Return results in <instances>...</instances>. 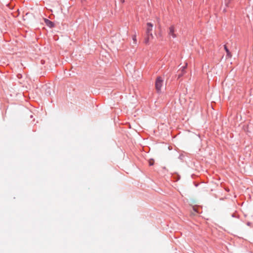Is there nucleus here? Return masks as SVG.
<instances>
[{"label": "nucleus", "mask_w": 253, "mask_h": 253, "mask_svg": "<svg viewBox=\"0 0 253 253\" xmlns=\"http://www.w3.org/2000/svg\"><path fill=\"white\" fill-rule=\"evenodd\" d=\"M163 79L161 77H158L155 82V87L157 91L160 93L162 87L163 85Z\"/></svg>", "instance_id": "f257e3e1"}, {"label": "nucleus", "mask_w": 253, "mask_h": 253, "mask_svg": "<svg viewBox=\"0 0 253 253\" xmlns=\"http://www.w3.org/2000/svg\"><path fill=\"white\" fill-rule=\"evenodd\" d=\"M153 24L151 23L148 22L147 23V27H146V36H151V38H153V35L152 34V31L153 29Z\"/></svg>", "instance_id": "f03ea898"}, {"label": "nucleus", "mask_w": 253, "mask_h": 253, "mask_svg": "<svg viewBox=\"0 0 253 253\" xmlns=\"http://www.w3.org/2000/svg\"><path fill=\"white\" fill-rule=\"evenodd\" d=\"M174 27L173 25L171 26L169 28V35L171 36L173 38L176 37V34H174Z\"/></svg>", "instance_id": "7ed1b4c3"}, {"label": "nucleus", "mask_w": 253, "mask_h": 253, "mask_svg": "<svg viewBox=\"0 0 253 253\" xmlns=\"http://www.w3.org/2000/svg\"><path fill=\"white\" fill-rule=\"evenodd\" d=\"M44 22H45L46 25L50 28H52L54 26V23L52 21H51L50 20H49L47 19H45Z\"/></svg>", "instance_id": "20e7f679"}, {"label": "nucleus", "mask_w": 253, "mask_h": 253, "mask_svg": "<svg viewBox=\"0 0 253 253\" xmlns=\"http://www.w3.org/2000/svg\"><path fill=\"white\" fill-rule=\"evenodd\" d=\"M224 49L227 53V56H228V57H231L232 56V55H231V53H230L229 50L228 49V48H227V47L226 46V45H224Z\"/></svg>", "instance_id": "39448f33"}, {"label": "nucleus", "mask_w": 253, "mask_h": 253, "mask_svg": "<svg viewBox=\"0 0 253 253\" xmlns=\"http://www.w3.org/2000/svg\"><path fill=\"white\" fill-rule=\"evenodd\" d=\"M150 37H151V36H147V37L145 38L144 42L145 43L147 44L149 42Z\"/></svg>", "instance_id": "423d86ee"}, {"label": "nucleus", "mask_w": 253, "mask_h": 253, "mask_svg": "<svg viewBox=\"0 0 253 253\" xmlns=\"http://www.w3.org/2000/svg\"><path fill=\"white\" fill-rule=\"evenodd\" d=\"M231 1V0H225V4L226 7L229 6V4Z\"/></svg>", "instance_id": "0eeeda50"}, {"label": "nucleus", "mask_w": 253, "mask_h": 253, "mask_svg": "<svg viewBox=\"0 0 253 253\" xmlns=\"http://www.w3.org/2000/svg\"><path fill=\"white\" fill-rule=\"evenodd\" d=\"M46 94H48V95H50V92L49 89H48V90H46Z\"/></svg>", "instance_id": "6e6552de"}, {"label": "nucleus", "mask_w": 253, "mask_h": 253, "mask_svg": "<svg viewBox=\"0 0 253 253\" xmlns=\"http://www.w3.org/2000/svg\"><path fill=\"white\" fill-rule=\"evenodd\" d=\"M186 66H183V67H182V68H182V72H183V71L184 70V69H185V68H186Z\"/></svg>", "instance_id": "1a4fd4ad"}, {"label": "nucleus", "mask_w": 253, "mask_h": 253, "mask_svg": "<svg viewBox=\"0 0 253 253\" xmlns=\"http://www.w3.org/2000/svg\"><path fill=\"white\" fill-rule=\"evenodd\" d=\"M133 40L134 42H136V36H134L133 37Z\"/></svg>", "instance_id": "9d476101"}, {"label": "nucleus", "mask_w": 253, "mask_h": 253, "mask_svg": "<svg viewBox=\"0 0 253 253\" xmlns=\"http://www.w3.org/2000/svg\"><path fill=\"white\" fill-rule=\"evenodd\" d=\"M231 216L233 217H237V216L234 213L232 214Z\"/></svg>", "instance_id": "9b49d317"}, {"label": "nucleus", "mask_w": 253, "mask_h": 253, "mask_svg": "<svg viewBox=\"0 0 253 253\" xmlns=\"http://www.w3.org/2000/svg\"><path fill=\"white\" fill-rule=\"evenodd\" d=\"M149 165H150V166H152V165H153V162H149Z\"/></svg>", "instance_id": "f8f14e48"}, {"label": "nucleus", "mask_w": 253, "mask_h": 253, "mask_svg": "<svg viewBox=\"0 0 253 253\" xmlns=\"http://www.w3.org/2000/svg\"><path fill=\"white\" fill-rule=\"evenodd\" d=\"M182 76V74L178 75V78Z\"/></svg>", "instance_id": "ddd939ff"}, {"label": "nucleus", "mask_w": 253, "mask_h": 253, "mask_svg": "<svg viewBox=\"0 0 253 253\" xmlns=\"http://www.w3.org/2000/svg\"><path fill=\"white\" fill-rule=\"evenodd\" d=\"M122 3H124L125 2V0H121Z\"/></svg>", "instance_id": "4468645a"}]
</instances>
